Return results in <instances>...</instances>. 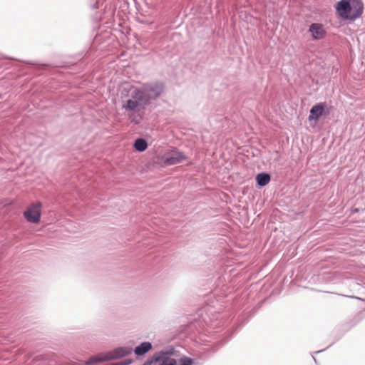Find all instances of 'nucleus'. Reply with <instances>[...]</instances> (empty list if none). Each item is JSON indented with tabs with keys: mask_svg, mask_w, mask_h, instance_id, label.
I'll list each match as a JSON object with an SVG mask.
<instances>
[{
	"mask_svg": "<svg viewBox=\"0 0 365 365\" xmlns=\"http://www.w3.org/2000/svg\"><path fill=\"white\" fill-rule=\"evenodd\" d=\"M165 85L160 81L143 83L140 86L126 84L120 90L121 108L127 113L131 122L138 124L140 120L133 118L143 113L163 93Z\"/></svg>",
	"mask_w": 365,
	"mask_h": 365,
	"instance_id": "1",
	"label": "nucleus"
},
{
	"mask_svg": "<svg viewBox=\"0 0 365 365\" xmlns=\"http://www.w3.org/2000/svg\"><path fill=\"white\" fill-rule=\"evenodd\" d=\"M336 10L342 19L354 21L361 16L364 4L361 0H340L336 5Z\"/></svg>",
	"mask_w": 365,
	"mask_h": 365,
	"instance_id": "2",
	"label": "nucleus"
},
{
	"mask_svg": "<svg viewBox=\"0 0 365 365\" xmlns=\"http://www.w3.org/2000/svg\"><path fill=\"white\" fill-rule=\"evenodd\" d=\"M41 203L37 202L31 205L24 212V216L26 220L31 223H38L41 220Z\"/></svg>",
	"mask_w": 365,
	"mask_h": 365,
	"instance_id": "3",
	"label": "nucleus"
},
{
	"mask_svg": "<svg viewBox=\"0 0 365 365\" xmlns=\"http://www.w3.org/2000/svg\"><path fill=\"white\" fill-rule=\"evenodd\" d=\"M132 351L133 349L130 346H119L106 353L107 359L108 361L118 359L128 356Z\"/></svg>",
	"mask_w": 365,
	"mask_h": 365,
	"instance_id": "4",
	"label": "nucleus"
},
{
	"mask_svg": "<svg viewBox=\"0 0 365 365\" xmlns=\"http://www.w3.org/2000/svg\"><path fill=\"white\" fill-rule=\"evenodd\" d=\"M186 159L185 154L178 150H173L167 155L164 159V164L167 166L174 165Z\"/></svg>",
	"mask_w": 365,
	"mask_h": 365,
	"instance_id": "5",
	"label": "nucleus"
},
{
	"mask_svg": "<svg viewBox=\"0 0 365 365\" xmlns=\"http://www.w3.org/2000/svg\"><path fill=\"white\" fill-rule=\"evenodd\" d=\"M212 307L208 304L203 306L197 311V315L199 320L203 322L205 324H208L214 318V311L212 310Z\"/></svg>",
	"mask_w": 365,
	"mask_h": 365,
	"instance_id": "6",
	"label": "nucleus"
},
{
	"mask_svg": "<svg viewBox=\"0 0 365 365\" xmlns=\"http://www.w3.org/2000/svg\"><path fill=\"white\" fill-rule=\"evenodd\" d=\"M309 31L312 34L314 40L323 38L326 35V31L321 24L313 23L310 25Z\"/></svg>",
	"mask_w": 365,
	"mask_h": 365,
	"instance_id": "7",
	"label": "nucleus"
},
{
	"mask_svg": "<svg viewBox=\"0 0 365 365\" xmlns=\"http://www.w3.org/2000/svg\"><path fill=\"white\" fill-rule=\"evenodd\" d=\"M324 105L323 103H317L314 105L310 110L309 120H317L324 113Z\"/></svg>",
	"mask_w": 365,
	"mask_h": 365,
	"instance_id": "8",
	"label": "nucleus"
},
{
	"mask_svg": "<svg viewBox=\"0 0 365 365\" xmlns=\"http://www.w3.org/2000/svg\"><path fill=\"white\" fill-rule=\"evenodd\" d=\"M153 349V345L149 341H144L135 346L133 349L135 354L138 356H143Z\"/></svg>",
	"mask_w": 365,
	"mask_h": 365,
	"instance_id": "9",
	"label": "nucleus"
},
{
	"mask_svg": "<svg viewBox=\"0 0 365 365\" xmlns=\"http://www.w3.org/2000/svg\"><path fill=\"white\" fill-rule=\"evenodd\" d=\"M256 182L259 187L267 185L270 180L271 176L267 173H260L256 175Z\"/></svg>",
	"mask_w": 365,
	"mask_h": 365,
	"instance_id": "10",
	"label": "nucleus"
},
{
	"mask_svg": "<svg viewBox=\"0 0 365 365\" xmlns=\"http://www.w3.org/2000/svg\"><path fill=\"white\" fill-rule=\"evenodd\" d=\"M135 150L138 152H143L148 148V143L144 138H137L133 144Z\"/></svg>",
	"mask_w": 365,
	"mask_h": 365,
	"instance_id": "11",
	"label": "nucleus"
},
{
	"mask_svg": "<svg viewBox=\"0 0 365 365\" xmlns=\"http://www.w3.org/2000/svg\"><path fill=\"white\" fill-rule=\"evenodd\" d=\"M175 352L174 347L168 346L158 351V354L160 358H170V356L175 355Z\"/></svg>",
	"mask_w": 365,
	"mask_h": 365,
	"instance_id": "12",
	"label": "nucleus"
},
{
	"mask_svg": "<svg viewBox=\"0 0 365 365\" xmlns=\"http://www.w3.org/2000/svg\"><path fill=\"white\" fill-rule=\"evenodd\" d=\"M108 361L107 359L106 354L104 356H93L86 361V365H93L98 363Z\"/></svg>",
	"mask_w": 365,
	"mask_h": 365,
	"instance_id": "13",
	"label": "nucleus"
},
{
	"mask_svg": "<svg viewBox=\"0 0 365 365\" xmlns=\"http://www.w3.org/2000/svg\"><path fill=\"white\" fill-rule=\"evenodd\" d=\"M161 359L162 358H160L158 352H156L152 358L148 359L143 365H153L154 363H158Z\"/></svg>",
	"mask_w": 365,
	"mask_h": 365,
	"instance_id": "14",
	"label": "nucleus"
},
{
	"mask_svg": "<svg viewBox=\"0 0 365 365\" xmlns=\"http://www.w3.org/2000/svg\"><path fill=\"white\" fill-rule=\"evenodd\" d=\"M159 365H177V360L173 358H162Z\"/></svg>",
	"mask_w": 365,
	"mask_h": 365,
	"instance_id": "15",
	"label": "nucleus"
},
{
	"mask_svg": "<svg viewBox=\"0 0 365 365\" xmlns=\"http://www.w3.org/2000/svg\"><path fill=\"white\" fill-rule=\"evenodd\" d=\"M193 359L186 356H182L179 359V365H192Z\"/></svg>",
	"mask_w": 365,
	"mask_h": 365,
	"instance_id": "16",
	"label": "nucleus"
},
{
	"mask_svg": "<svg viewBox=\"0 0 365 365\" xmlns=\"http://www.w3.org/2000/svg\"><path fill=\"white\" fill-rule=\"evenodd\" d=\"M133 363V360L130 359H126L123 361L118 362V365H130Z\"/></svg>",
	"mask_w": 365,
	"mask_h": 365,
	"instance_id": "17",
	"label": "nucleus"
}]
</instances>
